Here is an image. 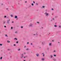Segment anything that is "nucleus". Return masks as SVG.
I'll return each mask as SVG.
<instances>
[{
	"instance_id": "nucleus-1",
	"label": "nucleus",
	"mask_w": 61,
	"mask_h": 61,
	"mask_svg": "<svg viewBox=\"0 0 61 61\" xmlns=\"http://www.w3.org/2000/svg\"><path fill=\"white\" fill-rule=\"evenodd\" d=\"M44 14H45L46 15V16L48 17L49 15V14L47 13V12H46L45 13H44Z\"/></svg>"
},
{
	"instance_id": "nucleus-2",
	"label": "nucleus",
	"mask_w": 61,
	"mask_h": 61,
	"mask_svg": "<svg viewBox=\"0 0 61 61\" xmlns=\"http://www.w3.org/2000/svg\"><path fill=\"white\" fill-rule=\"evenodd\" d=\"M24 53L22 54L21 55V56L20 58H23V57L24 56Z\"/></svg>"
},
{
	"instance_id": "nucleus-3",
	"label": "nucleus",
	"mask_w": 61,
	"mask_h": 61,
	"mask_svg": "<svg viewBox=\"0 0 61 61\" xmlns=\"http://www.w3.org/2000/svg\"><path fill=\"white\" fill-rule=\"evenodd\" d=\"M15 19H16L17 20H18V18L17 17V16H15Z\"/></svg>"
},
{
	"instance_id": "nucleus-4",
	"label": "nucleus",
	"mask_w": 61,
	"mask_h": 61,
	"mask_svg": "<svg viewBox=\"0 0 61 61\" xmlns=\"http://www.w3.org/2000/svg\"><path fill=\"white\" fill-rule=\"evenodd\" d=\"M49 46H52V43H49Z\"/></svg>"
},
{
	"instance_id": "nucleus-5",
	"label": "nucleus",
	"mask_w": 61,
	"mask_h": 61,
	"mask_svg": "<svg viewBox=\"0 0 61 61\" xmlns=\"http://www.w3.org/2000/svg\"><path fill=\"white\" fill-rule=\"evenodd\" d=\"M36 55L38 57V56H39V54H36Z\"/></svg>"
},
{
	"instance_id": "nucleus-6",
	"label": "nucleus",
	"mask_w": 61,
	"mask_h": 61,
	"mask_svg": "<svg viewBox=\"0 0 61 61\" xmlns=\"http://www.w3.org/2000/svg\"><path fill=\"white\" fill-rule=\"evenodd\" d=\"M50 58H53V56H52V55H50Z\"/></svg>"
},
{
	"instance_id": "nucleus-7",
	"label": "nucleus",
	"mask_w": 61,
	"mask_h": 61,
	"mask_svg": "<svg viewBox=\"0 0 61 61\" xmlns=\"http://www.w3.org/2000/svg\"><path fill=\"white\" fill-rule=\"evenodd\" d=\"M41 54V55H42V54H43V57L45 56V54H44V53H42Z\"/></svg>"
},
{
	"instance_id": "nucleus-8",
	"label": "nucleus",
	"mask_w": 61,
	"mask_h": 61,
	"mask_svg": "<svg viewBox=\"0 0 61 61\" xmlns=\"http://www.w3.org/2000/svg\"><path fill=\"white\" fill-rule=\"evenodd\" d=\"M41 60H42V61H44V60H45V59H44L43 58H42L41 59Z\"/></svg>"
},
{
	"instance_id": "nucleus-9",
	"label": "nucleus",
	"mask_w": 61,
	"mask_h": 61,
	"mask_svg": "<svg viewBox=\"0 0 61 61\" xmlns=\"http://www.w3.org/2000/svg\"><path fill=\"white\" fill-rule=\"evenodd\" d=\"M10 23L9 22V21H7V24H9Z\"/></svg>"
},
{
	"instance_id": "nucleus-10",
	"label": "nucleus",
	"mask_w": 61,
	"mask_h": 61,
	"mask_svg": "<svg viewBox=\"0 0 61 61\" xmlns=\"http://www.w3.org/2000/svg\"><path fill=\"white\" fill-rule=\"evenodd\" d=\"M10 16L11 17H13V15H10Z\"/></svg>"
},
{
	"instance_id": "nucleus-11",
	"label": "nucleus",
	"mask_w": 61,
	"mask_h": 61,
	"mask_svg": "<svg viewBox=\"0 0 61 61\" xmlns=\"http://www.w3.org/2000/svg\"><path fill=\"white\" fill-rule=\"evenodd\" d=\"M42 8H45V6H42Z\"/></svg>"
},
{
	"instance_id": "nucleus-12",
	"label": "nucleus",
	"mask_w": 61,
	"mask_h": 61,
	"mask_svg": "<svg viewBox=\"0 0 61 61\" xmlns=\"http://www.w3.org/2000/svg\"><path fill=\"white\" fill-rule=\"evenodd\" d=\"M14 40H17V39L16 38H14Z\"/></svg>"
},
{
	"instance_id": "nucleus-13",
	"label": "nucleus",
	"mask_w": 61,
	"mask_h": 61,
	"mask_svg": "<svg viewBox=\"0 0 61 61\" xmlns=\"http://www.w3.org/2000/svg\"><path fill=\"white\" fill-rule=\"evenodd\" d=\"M29 50V49L28 48H27L26 49V50H27V51Z\"/></svg>"
},
{
	"instance_id": "nucleus-14",
	"label": "nucleus",
	"mask_w": 61,
	"mask_h": 61,
	"mask_svg": "<svg viewBox=\"0 0 61 61\" xmlns=\"http://www.w3.org/2000/svg\"><path fill=\"white\" fill-rule=\"evenodd\" d=\"M54 56L55 57H56V55H54Z\"/></svg>"
},
{
	"instance_id": "nucleus-15",
	"label": "nucleus",
	"mask_w": 61,
	"mask_h": 61,
	"mask_svg": "<svg viewBox=\"0 0 61 61\" xmlns=\"http://www.w3.org/2000/svg\"><path fill=\"white\" fill-rule=\"evenodd\" d=\"M36 5H38V4L37 3H36Z\"/></svg>"
},
{
	"instance_id": "nucleus-16",
	"label": "nucleus",
	"mask_w": 61,
	"mask_h": 61,
	"mask_svg": "<svg viewBox=\"0 0 61 61\" xmlns=\"http://www.w3.org/2000/svg\"><path fill=\"white\" fill-rule=\"evenodd\" d=\"M15 34H17V31H15Z\"/></svg>"
},
{
	"instance_id": "nucleus-17",
	"label": "nucleus",
	"mask_w": 61,
	"mask_h": 61,
	"mask_svg": "<svg viewBox=\"0 0 61 61\" xmlns=\"http://www.w3.org/2000/svg\"><path fill=\"white\" fill-rule=\"evenodd\" d=\"M18 51H20V49H19L18 50Z\"/></svg>"
},
{
	"instance_id": "nucleus-18",
	"label": "nucleus",
	"mask_w": 61,
	"mask_h": 61,
	"mask_svg": "<svg viewBox=\"0 0 61 61\" xmlns=\"http://www.w3.org/2000/svg\"><path fill=\"white\" fill-rule=\"evenodd\" d=\"M8 51H10V49H7Z\"/></svg>"
},
{
	"instance_id": "nucleus-19",
	"label": "nucleus",
	"mask_w": 61,
	"mask_h": 61,
	"mask_svg": "<svg viewBox=\"0 0 61 61\" xmlns=\"http://www.w3.org/2000/svg\"><path fill=\"white\" fill-rule=\"evenodd\" d=\"M32 26V24H31L30 25V26Z\"/></svg>"
},
{
	"instance_id": "nucleus-20",
	"label": "nucleus",
	"mask_w": 61,
	"mask_h": 61,
	"mask_svg": "<svg viewBox=\"0 0 61 61\" xmlns=\"http://www.w3.org/2000/svg\"><path fill=\"white\" fill-rule=\"evenodd\" d=\"M7 42L8 43H10V41H7Z\"/></svg>"
},
{
	"instance_id": "nucleus-21",
	"label": "nucleus",
	"mask_w": 61,
	"mask_h": 61,
	"mask_svg": "<svg viewBox=\"0 0 61 61\" xmlns=\"http://www.w3.org/2000/svg\"><path fill=\"white\" fill-rule=\"evenodd\" d=\"M50 33H49V34H48V36H49V35H50Z\"/></svg>"
},
{
	"instance_id": "nucleus-22",
	"label": "nucleus",
	"mask_w": 61,
	"mask_h": 61,
	"mask_svg": "<svg viewBox=\"0 0 61 61\" xmlns=\"http://www.w3.org/2000/svg\"><path fill=\"white\" fill-rule=\"evenodd\" d=\"M2 59V57H1L0 58V59L1 60Z\"/></svg>"
},
{
	"instance_id": "nucleus-23",
	"label": "nucleus",
	"mask_w": 61,
	"mask_h": 61,
	"mask_svg": "<svg viewBox=\"0 0 61 61\" xmlns=\"http://www.w3.org/2000/svg\"><path fill=\"white\" fill-rule=\"evenodd\" d=\"M32 5V6H33L34 5V4L33 3H32L31 4Z\"/></svg>"
},
{
	"instance_id": "nucleus-24",
	"label": "nucleus",
	"mask_w": 61,
	"mask_h": 61,
	"mask_svg": "<svg viewBox=\"0 0 61 61\" xmlns=\"http://www.w3.org/2000/svg\"><path fill=\"white\" fill-rule=\"evenodd\" d=\"M2 46V44H0V46Z\"/></svg>"
},
{
	"instance_id": "nucleus-25",
	"label": "nucleus",
	"mask_w": 61,
	"mask_h": 61,
	"mask_svg": "<svg viewBox=\"0 0 61 61\" xmlns=\"http://www.w3.org/2000/svg\"><path fill=\"white\" fill-rule=\"evenodd\" d=\"M4 17V18H6V16H5Z\"/></svg>"
},
{
	"instance_id": "nucleus-26",
	"label": "nucleus",
	"mask_w": 61,
	"mask_h": 61,
	"mask_svg": "<svg viewBox=\"0 0 61 61\" xmlns=\"http://www.w3.org/2000/svg\"><path fill=\"white\" fill-rule=\"evenodd\" d=\"M5 36H6V37H8V36H7V35H5Z\"/></svg>"
},
{
	"instance_id": "nucleus-27",
	"label": "nucleus",
	"mask_w": 61,
	"mask_h": 61,
	"mask_svg": "<svg viewBox=\"0 0 61 61\" xmlns=\"http://www.w3.org/2000/svg\"><path fill=\"white\" fill-rule=\"evenodd\" d=\"M54 26H55V27H57V26L56 25H55Z\"/></svg>"
},
{
	"instance_id": "nucleus-28",
	"label": "nucleus",
	"mask_w": 61,
	"mask_h": 61,
	"mask_svg": "<svg viewBox=\"0 0 61 61\" xmlns=\"http://www.w3.org/2000/svg\"><path fill=\"white\" fill-rule=\"evenodd\" d=\"M23 58H26L25 57V56H24V57H23Z\"/></svg>"
},
{
	"instance_id": "nucleus-29",
	"label": "nucleus",
	"mask_w": 61,
	"mask_h": 61,
	"mask_svg": "<svg viewBox=\"0 0 61 61\" xmlns=\"http://www.w3.org/2000/svg\"><path fill=\"white\" fill-rule=\"evenodd\" d=\"M33 35V36H36V35L35 34H34Z\"/></svg>"
},
{
	"instance_id": "nucleus-30",
	"label": "nucleus",
	"mask_w": 61,
	"mask_h": 61,
	"mask_svg": "<svg viewBox=\"0 0 61 61\" xmlns=\"http://www.w3.org/2000/svg\"><path fill=\"white\" fill-rule=\"evenodd\" d=\"M23 26H21V28H23Z\"/></svg>"
},
{
	"instance_id": "nucleus-31",
	"label": "nucleus",
	"mask_w": 61,
	"mask_h": 61,
	"mask_svg": "<svg viewBox=\"0 0 61 61\" xmlns=\"http://www.w3.org/2000/svg\"><path fill=\"white\" fill-rule=\"evenodd\" d=\"M30 45H33V44H32V43H30Z\"/></svg>"
},
{
	"instance_id": "nucleus-32",
	"label": "nucleus",
	"mask_w": 61,
	"mask_h": 61,
	"mask_svg": "<svg viewBox=\"0 0 61 61\" xmlns=\"http://www.w3.org/2000/svg\"><path fill=\"white\" fill-rule=\"evenodd\" d=\"M59 28H61V26H59Z\"/></svg>"
},
{
	"instance_id": "nucleus-33",
	"label": "nucleus",
	"mask_w": 61,
	"mask_h": 61,
	"mask_svg": "<svg viewBox=\"0 0 61 61\" xmlns=\"http://www.w3.org/2000/svg\"><path fill=\"white\" fill-rule=\"evenodd\" d=\"M54 52H56V50H54Z\"/></svg>"
},
{
	"instance_id": "nucleus-34",
	"label": "nucleus",
	"mask_w": 61,
	"mask_h": 61,
	"mask_svg": "<svg viewBox=\"0 0 61 61\" xmlns=\"http://www.w3.org/2000/svg\"><path fill=\"white\" fill-rule=\"evenodd\" d=\"M16 43L17 44L18 43V41H16Z\"/></svg>"
},
{
	"instance_id": "nucleus-35",
	"label": "nucleus",
	"mask_w": 61,
	"mask_h": 61,
	"mask_svg": "<svg viewBox=\"0 0 61 61\" xmlns=\"http://www.w3.org/2000/svg\"><path fill=\"white\" fill-rule=\"evenodd\" d=\"M36 35H38V34H37V32L36 33Z\"/></svg>"
},
{
	"instance_id": "nucleus-36",
	"label": "nucleus",
	"mask_w": 61,
	"mask_h": 61,
	"mask_svg": "<svg viewBox=\"0 0 61 61\" xmlns=\"http://www.w3.org/2000/svg\"><path fill=\"white\" fill-rule=\"evenodd\" d=\"M16 46V45H15V44H14L13 45V46Z\"/></svg>"
},
{
	"instance_id": "nucleus-37",
	"label": "nucleus",
	"mask_w": 61,
	"mask_h": 61,
	"mask_svg": "<svg viewBox=\"0 0 61 61\" xmlns=\"http://www.w3.org/2000/svg\"><path fill=\"white\" fill-rule=\"evenodd\" d=\"M54 61H56V59H54Z\"/></svg>"
},
{
	"instance_id": "nucleus-38",
	"label": "nucleus",
	"mask_w": 61,
	"mask_h": 61,
	"mask_svg": "<svg viewBox=\"0 0 61 61\" xmlns=\"http://www.w3.org/2000/svg\"><path fill=\"white\" fill-rule=\"evenodd\" d=\"M10 20H8L7 21H8V22H9L10 21Z\"/></svg>"
},
{
	"instance_id": "nucleus-39",
	"label": "nucleus",
	"mask_w": 61,
	"mask_h": 61,
	"mask_svg": "<svg viewBox=\"0 0 61 61\" xmlns=\"http://www.w3.org/2000/svg\"><path fill=\"white\" fill-rule=\"evenodd\" d=\"M11 29H13V27H11Z\"/></svg>"
},
{
	"instance_id": "nucleus-40",
	"label": "nucleus",
	"mask_w": 61,
	"mask_h": 61,
	"mask_svg": "<svg viewBox=\"0 0 61 61\" xmlns=\"http://www.w3.org/2000/svg\"><path fill=\"white\" fill-rule=\"evenodd\" d=\"M33 3H34V4H35V1H33Z\"/></svg>"
},
{
	"instance_id": "nucleus-41",
	"label": "nucleus",
	"mask_w": 61,
	"mask_h": 61,
	"mask_svg": "<svg viewBox=\"0 0 61 61\" xmlns=\"http://www.w3.org/2000/svg\"><path fill=\"white\" fill-rule=\"evenodd\" d=\"M5 22H3V24H5Z\"/></svg>"
},
{
	"instance_id": "nucleus-42",
	"label": "nucleus",
	"mask_w": 61,
	"mask_h": 61,
	"mask_svg": "<svg viewBox=\"0 0 61 61\" xmlns=\"http://www.w3.org/2000/svg\"><path fill=\"white\" fill-rule=\"evenodd\" d=\"M37 24H39V22H37Z\"/></svg>"
},
{
	"instance_id": "nucleus-43",
	"label": "nucleus",
	"mask_w": 61,
	"mask_h": 61,
	"mask_svg": "<svg viewBox=\"0 0 61 61\" xmlns=\"http://www.w3.org/2000/svg\"><path fill=\"white\" fill-rule=\"evenodd\" d=\"M29 44V42H27V44Z\"/></svg>"
},
{
	"instance_id": "nucleus-44",
	"label": "nucleus",
	"mask_w": 61,
	"mask_h": 61,
	"mask_svg": "<svg viewBox=\"0 0 61 61\" xmlns=\"http://www.w3.org/2000/svg\"><path fill=\"white\" fill-rule=\"evenodd\" d=\"M47 50H48L49 49V48H47Z\"/></svg>"
},
{
	"instance_id": "nucleus-45",
	"label": "nucleus",
	"mask_w": 61,
	"mask_h": 61,
	"mask_svg": "<svg viewBox=\"0 0 61 61\" xmlns=\"http://www.w3.org/2000/svg\"><path fill=\"white\" fill-rule=\"evenodd\" d=\"M24 47H25H25H26V46H24Z\"/></svg>"
},
{
	"instance_id": "nucleus-46",
	"label": "nucleus",
	"mask_w": 61,
	"mask_h": 61,
	"mask_svg": "<svg viewBox=\"0 0 61 61\" xmlns=\"http://www.w3.org/2000/svg\"><path fill=\"white\" fill-rule=\"evenodd\" d=\"M4 27H5H5H6V26H4Z\"/></svg>"
},
{
	"instance_id": "nucleus-47",
	"label": "nucleus",
	"mask_w": 61,
	"mask_h": 61,
	"mask_svg": "<svg viewBox=\"0 0 61 61\" xmlns=\"http://www.w3.org/2000/svg\"><path fill=\"white\" fill-rule=\"evenodd\" d=\"M51 10H53L54 9H51Z\"/></svg>"
},
{
	"instance_id": "nucleus-48",
	"label": "nucleus",
	"mask_w": 61,
	"mask_h": 61,
	"mask_svg": "<svg viewBox=\"0 0 61 61\" xmlns=\"http://www.w3.org/2000/svg\"><path fill=\"white\" fill-rule=\"evenodd\" d=\"M42 44H43V45L44 44V43L43 42H42Z\"/></svg>"
},
{
	"instance_id": "nucleus-49",
	"label": "nucleus",
	"mask_w": 61,
	"mask_h": 61,
	"mask_svg": "<svg viewBox=\"0 0 61 61\" xmlns=\"http://www.w3.org/2000/svg\"><path fill=\"white\" fill-rule=\"evenodd\" d=\"M25 58H26V57H27V56H25Z\"/></svg>"
},
{
	"instance_id": "nucleus-50",
	"label": "nucleus",
	"mask_w": 61,
	"mask_h": 61,
	"mask_svg": "<svg viewBox=\"0 0 61 61\" xmlns=\"http://www.w3.org/2000/svg\"><path fill=\"white\" fill-rule=\"evenodd\" d=\"M25 3H27V1H25Z\"/></svg>"
},
{
	"instance_id": "nucleus-51",
	"label": "nucleus",
	"mask_w": 61,
	"mask_h": 61,
	"mask_svg": "<svg viewBox=\"0 0 61 61\" xmlns=\"http://www.w3.org/2000/svg\"><path fill=\"white\" fill-rule=\"evenodd\" d=\"M12 23H14V21H12Z\"/></svg>"
},
{
	"instance_id": "nucleus-52",
	"label": "nucleus",
	"mask_w": 61,
	"mask_h": 61,
	"mask_svg": "<svg viewBox=\"0 0 61 61\" xmlns=\"http://www.w3.org/2000/svg\"><path fill=\"white\" fill-rule=\"evenodd\" d=\"M6 9H7V10H8V8H7Z\"/></svg>"
},
{
	"instance_id": "nucleus-53",
	"label": "nucleus",
	"mask_w": 61,
	"mask_h": 61,
	"mask_svg": "<svg viewBox=\"0 0 61 61\" xmlns=\"http://www.w3.org/2000/svg\"><path fill=\"white\" fill-rule=\"evenodd\" d=\"M3 5V4L2 3L1 4V5Z\"/></svg>"
},
{
	"instance_id": "nucleus-54",
	"label": "nucleus",
	"mask_w": 61,
	"mask_h": 61,
	"mask_svg": "<svg viewBox=\"0 0 61 61\" xmlns=\"http://www.w3.org/2000/svg\"><path fill=\"white\" fill-rule=\"evenodd\" d=\"M24 54H25V53H24Z\"/></svg>"
},
{
	"instance_id": "nucleus-55",
	"label": "nucleus",
	"mask_w": 61,
	"mask_h": 61,
	"mask_svg": "<svg viewBox=\"0 0 61 61\" xmlns=\"http://www.w3.org/2000/svg\"><path fill=\"white\" fill-rule=\"evenodd\" d=\"M52 15H53V13H52Z\"/></svg>"
},
{
	"instance_id": "nucleus-56",
	"label": "nucleus",
	"mask_w": 61,
	"mask_h": 61,
	"mask_svg": "<svg viewBox=\"0 0 61 61\" xmlns=\"http://www.w3.org/2000/svg\"><path fill=\"white\" fill-rule=\"evenodd\" d=\"M23 61H25V60H24Z\"/></svg>"
},
{
	"instance_id": "nucleus-57",
	"label": "nucleus",
	"mask_w": 61,
	"mask_h": 61,
	"mask_svg": "<svg viewBox=\"0 0 61 61\" xmlns=\"http://www.w3.org/2000/svg\"><path fill=\"white\" fill-rule=\"evenodd\" d=\"M52 42H53V41H54L53 40H52Z\"/></svg>"
},
{
	"instance_id": "nucleus-58",
	"label": "nucleus",
	"mask_w": 61,
	"mask_h": 61,
	"mask_svg": "<svg viewBox=\"0 0 61 61\" xmlns=\"http://www.w3.org/2000/svg\"><path fill=\"white\" fill-rule=\"evenodd\" d=\"M52 20H54V19L53 18L52 19Z\"/></svg>"
},
{
	"instance_id": "nucleus-59",
	"label": "nucleus",
	"mask_w": 61,
	"mask_h": 61,
	"mask_svg": "<svg viewBox=\"0 0 61 61\" xmlns=\"http://www.w3.org/2000/svg\"><path fill=\"white\" fill-rule=\"evenodd\" d=\"M12 7L13 8V6H12Z\"/></svg>"
},
{
	"instance_id": "nucleus-60",
	"label": "nucleus",
	"mask_w": 61,
	"mask_h": 61,
	"mask_svg": "<svg viewBox=\"0 0 61 61\" xmlns=\"http://www.w3.org/2000/svg\"><path fill=\"white\" fill-rule=\"evenodd\" d=\"M55 17H56V16Z\"/></svg>"
},
{
	"instance_id": "nucleus-61",
	"label": "nucleus",
	"mask_w": 61,
	"mask_h": 61,
	"mask_svg": "<svg viewBox=\"0 0 61 61\" xmlns=\"http://www.w3.org/2000/svg\"><path fill=\"white\" fill-rule=\"evenodd\" d=\"M58 43H59V42Z\"/></svg>"
},
{
	"instance_id": "nucleus-62",
	"label": "nucleus",
	"mask_w": 61,
	"mask_h": 61,
	"mask_svg": "<svg viewBox=\"0 0 61 61\" xmlns=\"http://www.w3.org/2000/svg\"><path fill=\"white\" fill-rule=\"evenodd\" d=\"M28 61H30L29 60Z\"/></svg>"
},
{
	"instance_id": "nucleus-63",
	"label": "nucleus",
	"mask_w": 61,
	"mask_h": 61,
	"mask_svg": "<svg viewBox=\"0 0 61 61\" xmlns=\"http://www.w3.org/2000/svg\"><path fill=\"white\" fill-rule=\"evenodd\" d=\"M42 28H43V27H42Z\"/></svg>"
},
{
	"instance_id": "nucleus-64",
	"label": "nucleus",
	"mask_w": 61,
	"mask_h": 61,
	"mask_svg": "<svg viewBox=\"0 0 61 61\" xmlns=\"http://www.w3.org/2000/svg\"><path fill=\"white\" fill-rule=\"evenodd\" d=\"M52 20H51V21H52Z\"/></svg>"
}]
</instances>
